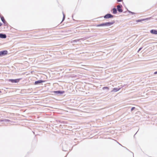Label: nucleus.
Segmentation results:
<instances>
[{
    "label": "nucleus",
    "mask_w": 157,
    "mask_h": 157,
    "mask_svg": "<svg viewBox=\"0 0 157 157\" xmlns=\"http://www.w3.org/2000/svg\"><path fill=\"white\" fill-rule=\"evenodd\" d=\"M22 79V78L16 79H6V80L8 82H10L11 83H18Z\"/></svg>",
    "instance_id": "nucleus-1"
},
{
    "label": "nucleus",
    "mask_w": 157,
    "mask_h": 157,
    "mask_svg": "<svg viewBox=\"0 0 157 157\" xmlns=\"http://www.w3.org/2000/svg\"><path fill=\"white\" fill-rule=\"evenodd\" d=\"M137 132H136V133L135 134V135H134V138L135 137V135H136V134L137 133Z\"/></svg>",
    "instance_id": "nucleus-35"
},
{
    "label": "nucleus",
    "mask_w": 157,
    "mask_h": 157,
    "mask_svg": "<svg viewBox=\"0 0 157 157\" xmlns=\"http://www.w3.org/2000/svg\"><path fill=\"white\" fill-rule=\"evenodd\" d=\"M52 93L58 96H60L65 93V91L64 90H57L53 91L52 92Z\"/></svg>",
    "instance_id": "nucleus-2"
},
{
    "label": "nucleus",
    "mask_w": 157,
    "mask_h": 157,
    "mask_svg": "<svg viewBox=\"0 0 157 157\" xmlns=\"http://www.w3.org/2000/svg\"><path fill=\"white\" fill-rule=\"evenodd\" d=\"M115 17L114 15H113L110 13H108L103 16L105 19H108L110 18H113Z\"/></svg>",
    "instance_id": "nucleus-6"
},
{
    "label": "nucleus",
    "mask_w": 157,
    "mask_h": 157,
    "mask_svg": "<svg viewBox=\"0 0 157 157\" xmlns=\"http://www.w3.org/2000/svg\"><path fill=\"white\" fill-rule=\"evenodd\" d=\"M8 54V52L7 50H4L0 51V57L6 55Z\"/></svg>",
    "instance_id": "nucleus-7"
},
{
    "label": "nucleus",
    "mask_w": 157,
    "mask_h": 157,
    "mask_svg": "<svg viewBox=\"0 0 157 157\" xmlns=\"http://www.w3.org/2000/svg\"><path fill=\"white\" fill-rule=\"evenodd\" d=\"M135 109H136V108L135 107H132L131 109V112L133 110H134Z\"/></svg>",
    "instance_id": "nucleus-22"
},
{
    "label": "nucleus",
    "mask_w": 157,
    "mask_h": 157,
    "mask_svg": "<svg viewBox=\"0 0 157 157\" xmlns=\"http://www.w3.org/2000/svg\"><path fill=\"white\" fill-rule=\"evenodd\" d=\"M154 74L155 75L157 74V70L154 72Z\"/></svg>",
    "instance_id": "nucleus-28"
},
{
    "label": "nucleus",
    "mask_w": 157,
    "mask_h": 157,
    "mask_svg": "<svg viewBox=\"0 0 157 157\" xmlns=\"http://www.w3.org/2000/svg\"><path fill=\"white\" fill-rule=\"evenodd\" d=\"M89 38L88 37H85L83 38H82L80 39H79V41L81 40V41H84V40H85L87 39H88Z\"/></svg>",
    "instance_id": "nucleus-17"
},
{
    "label": "nucleus",
    "mask_w": 157,
    "mask_h": 157,
    "mask_svg": "<svg viewBox=\"0 0 157 157\" xmlns=\"http://www.w3.org/2000/svg\"><path fill=\"white\" fill-rule=\"evenodd\" d=\"M124 13H125V12H124Z\"/></svg>",
    "instance_id": "nucleus-39"
},
{
    "label": "nucleus",
    "mask_w": 157,
    "mask_h": 157,
    "mask_svg": "<svg viewBox=\"0 0 157 157\" xmlns=\"http://www.w3.org/2000/svg\"><path fill=\"white\" fill-rule=\"evenodd\" d=\"M124 7H125V9L127 10V11L128 12V8L126 7L125 6H124Z\"/></svg>",
    "instance_id": "nucleus-33"
},
{
    "label": "nucleus",
    "mask_w": 157,
    "mask_h": 157,
    "mask_svg": "<svg viewBox=\"0 0 157 157\" xmlns=\"http://www.w3.org/2000/svg\"><path fill=\"white\" fill-rule=\"evenodd\" d=\"M122 7V6L121 4L120 5L117 6L116 8L117 9V11H118L120 13L122 12L123 10L121 8Z\"/></svg>",
    "instance_id": "nucleus-9"
},
{
    "label": "nucleus",
    "mask_w": 157,
    "mask_h": 157,
    "mask_svg": "<svg viewBox=\"0 0 157 157\" xmlns=\"http://www.w3.org/2000/svg\"><path fill=\"white\" fill-rule=\"evenodd\" d=\"M131 152L132 153L133 155H134V154H133V152Z\"/></svg>",
    "instance_id": "nucleus-38"
},
{
    "label": "nucleus",
    "mask_w": 157,
    "mask_h": 157,
    "mask_svg": "<svg viewBox=\"0 0 157 157\" xmlns=\"http://www.w3.org/2000/svg\"><path fill=\"white\" fill-rule=\"evenodd\" d=\"M150 33L154 35H157V29H152L150 31Z\"/></svg>",
    "instance_id": "nucleus-12"
},
{
    "label": "nucleus",
    "mask_w": 157,
    "mask_h": 157,
    "mask_svg": "<svg viewBox=\"0 0 157 157\" xmlns=\"http://www.w3.org/2000/svg\"><path fill=\"white\" fill-rule=\"evenodd\" d=\"M0 17L1 18H1L2 17L3 18V17H4L2 14H0Z\"/></svg>",
    "instance_id": "nucleus-26"
},
{
    "label": "nucleus",
    "mask_w": 157,
    "mask_h": 157,
    "mask_svg": "<svg viewBox=\"0 0 157 157\" xmlns=\"http://www.w3.org/2000/svg\"><path fill=\"white\" fill-rule=\"evenodd\" d=\"M62 13H63V17L62 18V21L61 22H61H62L63 21L65 20V14L63 12H62Z\"/></svg>",
    "instance_id": "nucleus-18"
},
{
    "label": "nucleus",
    "mask_w": 157,
    "mask_h": 157,
    "mask_svg": "<svg viewBox=\"0 0 157 157\" xmlns=\"http://www.w3.org/2000/svg\"><path fill=\"white\" fill-rule=\"evenodd\" d=\"M96 26L97 27H100V26H104V22L100 24H97V25H96Z\"/></svg>",
    "instance_id": "nucleus-19"
},
{
    "label": "nucleus",
    "mask_w": 157,
    "mask_h": 157,
    "mask_svg": "<svg viewBox=\"0 0 157 157\" xmlns=\"http://www.w3.org/2000/svg\"><path fill=\"white\" fill-rule=\"evenodd\" d=\"M6 34L2 33H0V38L4 39L6 38Z\"/></svg>",
    "instance_id": "nucleus-14"
},
{
    "label": "nucleus",
    "mask_w": 157,
    "mask_h": 157,
    "mask_svg": "<svg viewBox=\"0 0 157 157\" xmlns=\"http://www.w3.org/2000/svg\"><path fill=\"white\" fill-rule=\"evenodd\" d=\"M2 25V23L0 22V27Z\"/></svg>",
    "instance_id": "nucleus-32"
},
{
    "label": "nucleus",
    "mask_w": 157,
    "mask_h": 157,
    "mask_svg": "<svg viewBox=\"0 0 157 157\" xmlns=\"http://www.w3.org/2000/svg\"><path fill=\"white\" fill-rule=\"evenodd\" d=\"M1 20L3 22L4 24V25L5 26H8L9 25L8 23L7 22V21L5 20L4 17H2L1 18Z\"/></svg>",
    "instance_id": "nucleus-10"
},
{
    "label": "nucleus",
    "mask_w": 157,
    "mask_h": 157,
    "mask_svg": "<svg viewBox=\"0 0 157 157\" xmlns=\"http://www.w3.org/2000/svg\"><path fill=\"white\" fill-rule=\"evenodd\" d=\"M115 22V21L114 20H113L112 21L110 22H104V26L106 27L110 26L113 24Z\"/></svg>",
    "instance_id": "nucleus-4"
},
{
    "label": "nucleus",
    "mask_w": 157,
    "mask_h": 157,
    "mask_svg": "<svg viewBox=\"0 0 157 157\" xmlns=\"http://www.w3.org/2000/svg\"><path fill=\"white\" fill-rule=\"evenodd\" d=\"M45 82V80L40 79V80L35 81L34 82L33 84L34 85H40L41 84H42V83L44 82Z\"/></svg>",
    "instance_id": "nucleus-8"
},
{
    "label": "nucleus",
    "mask_w": 157,
    "mask_h": 157,
    "mask_svg": "<svg viewBox=\"0 0 157 157\" xmlns=\"http://www.w3.org/2000/svg\"><path fill=\"white\" fill-rule=\"evenodd\" d=\"M128 12L129 13L131 14L132 15H134L136 14V13L134 12L131 11L129 10H128Z\"/></svg>",
    "instance_id": "nucleus-20"
},
{
    "label": "nucleus",
    "mask_w": 157,
    "mask_h": 157,
    "mask_svg": "<svg viewBox=\"0 0 157 157\" xmlns=\"http://www.w3.org/2000/svg\"><path fill=\"white\" fill-rule=\"evenodd\" d=\"M73 15H74V14H73L72 15V18H73V20H74V19H73Z\"/></svg>",
    "instance_id": "nucleus-34"
},
{
    "label": "nucleus",
    "mask_w": 157,
    "mask_h": 157,
    "mask_svg": "<svg viewBox=\"0 0 157 157\" xmlns=\"http://www.w3.org/2000/svg\"><path fill=\"white\" fill-rule=\"evenodd\" d=\"M79 39H75L73 40H72L71 42L72 43H77L78 42H79Z\"/></svg>",
    "instance_id": "nucleus-16"
},
{
    "label": "nucleus",
    "mask_w": 157,
    "mask_h": 157,
    "mask_svg": "<svg viewBox=\"0 0 157 157\" xmlns=\"http://www.w3.org/2000/svg\"><path fill=\"white\" fill-rule=\"evenodd\" d=\"M123 147L125 148L128 151H129L131 152V151L129 150H128L127 148L126 147H125L124 146H123Z\"/></svg>",
    "instance_id": "nucleus-31"
},
{
    "label": "nucleus",
    "mask_w": 157,
    "mask_h": 157,
    "mask_svg": "<svg viewBox=\"0 0 157 157\" xmlns=\"http://www.w3.org/2000/svg\"><path fill=\"white\" fill-rule=\"evenodd\" d=\"M122 0H117V2H122Z\"/></svg>",
    "instance_id": "nucleus-27"
},
{
    "label": "nucleus",
    "mask_w": 157,
    "mask_h": 157,
    "mask_svg": "<svg viewBox=\"0 0 157 157\" xmlns=\"http://www.w3.org/2000/svg\"><path fill=\"white\" fill-rule=\"evenodd\" d=\"M111 11L112 13L114 14H116L117 13V9L115 7H114L111 10Z\"/></svg>",
    "instance_id": "nucleus-13"
},
{
    "label": "nucleus",
    "mask_w": 157,
    "mask_h": 157,
    "mask_svg": "<svg viewBox=\"0 0 157 157\" xmlns=\"http://www.w3.org/2000/svg\"><path fill=\"white\" fill-rule=\"evenodd\" d=\"M123 87H124V86L123 85H121V87H119V88H120L121 89L122 88H123Z\"/></svg>",
    "instance_id": "nucleus-25"
},
{
    "label": "nucleus",
    "mask_w": 157,
    "mask_h": 157,
    "mask_svg": "<svg viewBox=\"0 0 157 157\" xmlns=\"http://www.w3.org/2000/svg\"><path fill=\"white\" fill-rule=\"evenodd\" d=\"M2 93V91L1 90H0V93Z\"/></svg>",
    "instance_id": "nucleus-37"
},
{
    "label": "nucleus",
    "mask_w": 157,
    "mask_h": 157,
    "mask_svg": "<svg viewBox=\"0 0 157 157\" xmlns=\"http://www.w3.org/2000/svg\"><path fill=\"white\" fill-rule=\"evenodd\" d=\"M143 48V47H141L137 51V52H139Z\"/></svg>",
    "instance_id": "nucleus-23"
},
{
    "label": "nucleus",
    "mask_w": 157,
    "mask_h": 157,
    "mask_svg": "<svg viewBox=\"0 0 157 157\" xmlns=\"http://www.w3.org/2000/svg\"><path fill=\"white\" fill-rule=\"evenodd\" d=\"M117 143L119 144L121 146L123 147V146L121 144H120V143H119L117 141Z\"/></svg>",
    "instance_id": "nucleus-29"
},
{
    "label": "nucleus",
    "mask_w": 157,
    "mask_h": 157,
    "mask_svg": "<svg viewBox=\"0 0 157 157\" xmlns=\"http://www.w3.org/2000/svg\"><path fill=\"white\" fill-rule=\"evenodd\" d=\"M66 157V156H65V157Z\"/></svg>",
    "instance_id": "nucleus-40"
},
{
    "label": "nucleus",
    "mask_w": 157,
    "mask_h": 157,
    "mask_svg": "<svg viewBox=\"0 0 157 157\" xmlns=\"http://www.w3.org/2000/svg\"><path fill=\"white\" fill-rule=\"evenodd\" d=\"M120 90L121 88H119V86L118 87H115L113 88V89L110 92H116Z\"/></svg>",
    "instance_id": "nucleus-11"
},
{
    "label": "nucleus",
    "mask_w": 157,
    "mask_h": 157,
    "mask_svg": "<svg viewBox=\"0 0 157 157\" xmlns=\"http://www.w3.org/2000/svg\"><path fill=\"white\" fill-rule=\"evenodd\" d=\"M102 89L103 90H106V92H108L109 90V86H104L102 87Z\"/></svg>",
    "instance_id": "nucleus-15"
},
{
    "label": "nucleus",
    "mask_w": 157,
    "mask_h": 157,
    "mask_svg": "<svg viewBox=\"0 0 157 157\" xmlns=\"http://www.w3.org/2000/svg\"><path fill=\"white\" fill-rule=\"evenodd\" d=\"M123 85L124 86V87L125 86V87L128 86V85H127V84H124V85Z\"/></svg>",
    "instance_id": "nucleus-30"
},
{
    "label": "nucleus",
    "mask_w": 157,
    "mask_h": 157,
    "mask_svg": "<svg viewBox=\"0 0 157 157\" xmlns=\"http://www.w3.org/2000/svg\"><path fill=\"white\" fill-rule=\"evenodd\" d=\"M147 155V156H149V157H152V156H149L148 155Z\"/></svg>",
    "instance_id": "nucleus-36"
},
{
    "label": "nucleus",
    "mask_w": 157,
    "mask_h": 157,
    "mask_svg": "<svg viewBox=\"0 0 157 157\" xmlns=\"http://www.w3.org/2000/svg\"><path fill=\"white\" fill-rule=\"evenodd\" d=\"M33 90L32 88H29L27 90V91L29 92L30 91H32Z\"/></svg>",
    "instance_id": "nucleus-24"
},
{
    "label": "nucleus",
    "mask_w": 157,
    "mask_h": 157,
    "mask_svg": "<svg viewBox=\"0 0 157 157\" xmlns=\"http://www.w3.org/2000/svg\"><path fill=\"white\" fill-rule=\"evenodd\" d=\"M152 19V17H147L146 18L138 19L136 20V22H142V21H147L150 20Z\"/></svg>",
    "instance_id": "nucleus-3"
},
{
    "label": "nucleus",
    "mask_w": 157,
    "mask_h": 157,
    "mask_svg": "<svg viewBox=\"0 0 157 157\" xmlns=\"http://www.w3.org/2000/svg\"><path fill=\"white\" fill-rule=\"evenodd\" d=\"M60 146L62 147V150L63 151H67L68 149V145L66 144H60Z\"/></svg>",
    "instance_id": "nucleus-5"
},
{
    "label": "nucleus",
    "mask_w": 157,
    "mask_h": 157,
    "mask_svg": "<svg viewBox=\"0 0 157 157\" xmlns=\"http://www.w3.org/2000/svg\"><path fill=\"white\" fill-rule=\"evenodd\" d=\"M1 121L3 122H10V120L7 119H3Z\"/></svg>",
    "instance_id": "nucleus-21"
}]
</instances>
